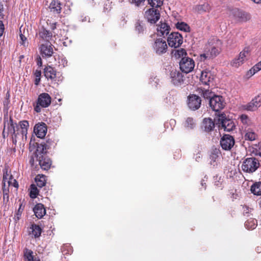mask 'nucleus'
Listing matches in <instances>:
<instances>
[{
    "label": "nucleus",
    "mask_w": 261,
    "mask_h": 261,
    "mask_svg": "<svg viewBox=\"0 0 261 261\" xmlns=\"http://www.w3.org/2000/svg\"><path fill=\"white\" fill-rule=\"evenodd\" d=\"M221 45V42L217 39L208 41L205 46L204 53L200 56V60L204 61L206 59H212L218 56L220 51Z\"/></svg>",
    "instance_id": "nucleus-1"
},
{
    "label": "nucleus",
    "mask_w": 261,
    "mask_h": 261,
    "mask_svg": "<svg viewBox=\"0 0 261 261\" xmlns=\"http://www.w3.org/2000/svg\"><path fill=\"white\" fill-rule=\"evenodd\" d=\"M215 120L219 127L223 128L225 131L230 132L235 128L233 121L227 118L226 115L224 113L219 115Z\"/></svg>",
    "instance_id": "nucleus-2"
},
{
    "label": "nucleus",
    "mask_w": 261,
    "mask_h": 261,
    "mask_svg": "<svg viewBox=\"0 0 261 261\" xmlns=\"http://www.w3.org/2000/svg\"><path fill=\"white\" fill-rule=\"evenodd\" d=\"M259 166V161L257 159L248 158L243 161L241 167L244 172L252 173L255 172Z\"/></svg>",
    "instance_id": "nucleus-3"
},
{
    "label": "nucleus",
    "mask_w": 261,
    "mask_h": 261,
    "mask_svg": "<svg viewBox=\"0 0 261 261\" xmlns=\"http://www.w3.org/2000/svg\"><path fill=\"white\" fill-rule=\"evenodd\" d=\"M51 97L47 93H41L38 97L36 106L34 107V110L39 113L41 111V108H47L51 103Z\"/></svg>",
    "instance_id": "nucleus-4"
},
{
    "label": "nucleus",
    "mask_w": 261,
    "mask_h": 261,
    "mask_svg": "<svg viewBox=\"0 0 261 261\" xmlns=\"http://www.w3.org/2000/svg\"><path fill=\"white\" fill-rule=\"evenodd\" d=\"M209 104L212 109L218 112L223 109L225 106L224 98L219 95H214L209 100Z\"/></svg>",
    "instance_id": "nucleus-5"
},
{
    "label": "nucleus",
    "mask_w": 261,
    "mask_h": 261,
    "mask_svg": "<svg viewBox=\"0 0 261 261\" xmlns=\"http://www.w3.org/2000/svg\"><path fill=\"white\" fill-rule=\"evenodd\" d=\"M250 55V49L249 47H245L241 51L238 57L234 58L231 62V65L234 67L238 68L248 59Z\"/></svg>",
    "instance_id": "nucleus-6"
},
{
    "label": "nucleus",
    "mask_w": 261,
    "mask_h": 261,
    "mask_svg": "<svg viewBox=\"0 0 261 261\" xmlns=\"http://www.w3.org/2000/svg\"><path fill=\"white\" fill-rule=\"evenodd\" d=\"M194 67L195 62L194 60L189 57H183L179 62L180 70L186 73L192 71Z\"/></svg>",
    "instance_id": "nucleus-7"
},
{
    "label": "nucleus",
    "mask_w": 261,
    "mask_h": 261,
    "mask_svg": "<svg viewBox=\"0 0 261 261\" xmlns=\"http://www.w3.org/2000/svg\"><path fill=\"white\" fill-rule=\"evenodd\" d=\"M154 51L158 55H162L167 51V44L166 41L162 39H156L152 45Z\"/></svg>",
    "instance_id": "nucleus-8"
},
{
    "label": "nucleus",
    "mask_w": 261,
    "mask_h": 261,
    "mask_svg": "<svg viewBox=\"0 0 261 261\" xmlns=\"http://www.w3.org/2000/svg\"><path fill=\"white\" fill-rule=\"evenodd\" d=\"M167 41L170 47L177 48L182 43V37L179 33L173 32L169 35Z\"/></svg>",
    "instance_id": "nucleus-9"
},
{
    "label": "nucleus",
    "mask_w": 261,
    "mask_h": 261,
    "mask_svg": "<svg viewBox=\"0 0 261 261\" xmlns=\"http://www.w3.org/2000/svg\"><path fill=\"white\" fill-rule=\"evenodd\" d=\"M233 137L229 135H224L221 139L220 145L225 150H230L234 145Z\"/></svg>",
    "instance_id": "nucleus-10"
},
{
    "label": "nucleus",
    "mask_w": 261,
    "mask_h": 261,
    "mask_svg": "<svg viewBox=\"0 0 261 261\" xmlns=\"http://www.w3.org/2000/svg\"><path fill=\"white\" fill-rule=\"evenodd\" d=\"M54 46L50 42H45L42 43L39 47L40 54L43 58H48L52 56L54 54Z\"/></svg>",
    "instance_id": "nucleus-11"
},
{
    "label": "nucleus",
    "mask_w": 261,
    "mask_h": 261,
    "mask_svg": "<svg viewBox=\"0 0 261 261\" xmlns=\"http://www.w3.org/2000/svg\"><path fill=\"white\" fill-rule=\"evenodd\" d=\"M160 14L156 9L151 8L145 12V17L150 23H155L160 18Z\"/></svg>",
    "instance_id": "nucleus-12"
},
{
    "label": "nucleus",
    "mask_w": 261,
    "mask_h": 261,
    "mask_svg": "<svg viewBox=\"0 0 261 261\" xmlns=\"http://www.w3.org/2000/svg\"><path fill=\"white\" fill-rule=\"evenodd\" d=\"M201 100L200 97L195 94L190 95L188 97V105L192 110L198 109L201 105Z\"/></svg>",
    "instance_id": "nucleus-13"
},
{
    "label": "nucleus",
    "mask_w": 261,
    "mask_h": 261,
    "mask_svg": "<svg viewBox=\"0 0 261 261\" xmlns=\"http://www.w3.org/2000/svg\"><path fill=\"white\" fill-rule=\"evenodd\" d=\"M171 82L176 86L181 85L184 83V76L179 71L172 70L170 72Z\"/></svg>",
    "instance_id": "nucleus-14"
},
{
    "label": "nucleus",
    "mask_w": 261,
    "mask_h": 261,
    "mask_svg": "<svg viewBox=\"0 0 261 261\" xmlns=\"http://www.w3.org/2000/svg\"><path fill=\"white\" fill-rule=\"evenodd\" d=\"M34 133L37 137L40 138H44L47 132V127L44 123L36 124L34 128Z\"/></svg>",
    "instance_id": "nucleus-15"
},
{
    "label": "nucleus",
    "mask_w": 261,
    "mask_h": 261,
    "mask_svg": "<svg viewBox=\"0 0 261 261\" xmlns=\"http://www.w3.org/2000/svg\"><path fill=\"white\" fill-rule=\"evenodd\" d=\"M44 74L48 80L56 81L57 75L56 70L51 66H47L44 69Z\"/></svg>",
    "instance_id": "nucleus-16"
},
{
    "label": "nucleus",
    "mask_w": 261,
    "mask_h": 261,
    "mask_svg": "<svg viewBox=\"0 0 261 261\" xmlns=\"http://www.w3.org/2000/svg\"><path fill=\"white\" fill-rule=\"evenodd\" d=\"M38 35L39 38L45 42H49V40L53 36V33L45 29L44 27L39 29Z\"/></svg>",
    "instance_id": "nucleus-17"
},
{
    "label": "nucleus",
    "mask_w": 261,
    "mask_h": 261,
    "mask_svg": "<svg viewBox=\"0 0 261 261\" xmlns=\"http://www.w3.org/2000/svg\"><path fill=\"white\" fill-rule=\"evenodd\" d=\"M170 28L165 22H160V24L158 26L157 32L158 35L160 36H164L167 35L170 31Z\"/></svg>",
    "instance_id": "nucleus-18"
},
{
    "label": "nucleus",
    "mask_w": 261,
    "mask_h": 261,
    "mask_svg": "<svg viewBox=\"0 0 261 261\" xmlns=\"http://www.w3.org/2000/svg\"><path fill=\"white\" fill-rule=\"evenodd\" d=\"M220 151L216 148L213 149L210 155L211 164L214 167L217 166L218 162L220 159Z\"/></svg>",
    "instance_id": "nucleus-19"
},
{
    "label": "nucleus",
    "mask_w": 261,
    "mask_h": 261,
    "mask_svg": "<svg viewBox=\"0 0 261 261\" xmlns=\"http://www.w3.org/2000/svg\"><path fill=\"white\" fill-rule=\"evenodd\" d=\"M35 216L39 219L42 218L46 214V210L43 204L41 203L37 204L33 208Z\"/></svg>",
    "instance_id": "nucleus-20"
},
{
    "label": "nucleus",
    "mask_w": 261,
    "mask_h": 261,
    "mask_svg": "<svg viewBox=\"0 0 261 261\" xmlns=\"http://www.w3.org/2000/svg\"><path fill=\"white\" fill-rule=\"evenodd\" d=\"M48 8L50 12L54 13L59 14L61 13V3L57 0H50Z\"/></svg>",
    "instance_id": "nucleus-21"
},
{
    "label": "nucleus",
    "mask_w": 261,
    "mask_h": 261,
    "mask_svg": "<svg viewBox=\"0 0 261 261\" xmlns=\"http://www.w3.org/2000/svg\"><path fill=\"white\" fill-rule=\"evenodd\" d=\"M213 80L212 73L209 71H203L201 72L200 81L205 85H209Z\"/></svg>",
    "instance_id": "nucleus-22"
},
{
    "label": "nucleus",
    "mask_w": 261,
    "mask_h": 261,
    "mask_svg": "<svg viewBox=\"0 0 261 261\" xmlns=\"http://www.w3.org/2000/svg\"><path fill=\"white\" fill-rule=\"evenodd\" d=\"M39 163L42 169L47 170L50 167L51 161L49 158L41 155L39 157Z\"/></svg>",
    "instance_id": "nucleus-23"
},
{
    "label": "nucleus",
    "mask_w": 261,
    "mask_h": 261,
    "mask_svg": "<svg viewBox=\"0 0 261 261\" xmlns=\"http://www.w3.org/2000/svg\"><path fill=\"white\" fill-rule=\"evenodd\" d=\"M215 126V122L211 118H204L203 121L202 127L207 132L212 131Z\"/></svg>",
    "instance_id": "nucleus-24"
},
{
    "label": "nucleus",
    "mask_w": 261,
    "mask_h": 261,
    "mask_svg": "<svg viewBox=\"0 0 261 261\" xmlns=\"http://www.w3.org/2000/svg\"><path fill=\"white\" fill-rule=\"evenodd\" d=\"M30 229V234H32L35 238H38L40 236L42 230L39 225L33 224L31 225Z\"/></svg>",
    "instance_id": "nucleus-25"
},
{
    "label": "nucleus",
    "mask_w": 261,
    "mask_h": 261,
    "mask_svg": "<svg viewBox=\"0 0 261 261\" xmlns=\"http://www.w3.org/2000/svg\"><path fill=\"white\" fill-rule=\"evenodd\" d=\"M51 141L48 140L46 143H41L37 144V151L40 153H44L46 152V150L50 148V143Z\"/></svg>",
    "instance_id": "nucleus-26"
},
{
    "label": "nucleus",
    "mask_w": 261,
    "mask_h": 261,
    "mask_svg": "<svg viewBox=\"0 0 261 261\" xmlns=\"http://www.w3.org/2000/svg\"><path fill=\"white\" fill-rule=\"evenodd\" d=\"M236 15L241 21L246 22L250 19V15L246 12L237 10L236 12Z\"/></svg>",
    "instance_id": "nucleus-27"
},
{
    "label": "nucleus",
    "mask_w": 261,
    "mask_h": 261,
    "mask_svg": "<svg viewBox=\"0 0 261 261\" xmlns=\"http://www.w3.org/2000/svg\"><path fill=\"white\" fill-rule=\"evenodd\" d=\"M252 193L255 195H261V182L253 184L250 188Z\"/></svg>",
    "instance_id": "nucleus-28"
},
{
    "label": "nucleus",
    "mask_w": 261,
    "mask_h": 261,
    "mask_svg": "<svg viewBox=\"0 0 261 261\" xmlns=\"http://www.w3.org/2000/svg\"><path fill=\"white\" fill-rule=\"evenodd\" d=\"M32 250L26 249L24 251V261H40L39 259L34 258Z\"/></svg>",
    "instance_id": "nucleus-29"
},
{
    "label": "nucleus",
    "mask_w": 261,
    "mask_h": 261,
    "mask_svg": "<svg viewBox=\"0 0 261 261\" xmlns=\"http://www.w3.org/2000/svg\"><path fill=\"white\" fill-rule=\"evenodd\" d=\"M177 29L184 32H189L190 31V28L189 25L184 22H177L175 24Z\"/></svg>",
    "instance_id": "nucleus-30"
},
{
    "label": "nucleus",
    "mask_w": 261,
    "mask_h": 261,
    "mask_svg": "<svg viewBox=\"0 0 261 261\" xmlns=\"http://www.w3.org/2000/svg\"><path fill=\"white\" fill-rule=\"evenodd\" d=\"M261 70V61L253 66L247 72V75L251 76Z\"/></svg>",
    "instance_id": "nucleus-31"
},
{
    "label": "nucleus",
    "mask_w": 261,
    "mask_h": 261,
    "mask_svg": "<svg viewBox=\"0 0 261 261\" xmlns=\"http://www.w3.org/2000/svg\"><path fill=\"white\" fill-rule=\"evenodd\" d=\"M257 225V221L253 218L248 219L245 223V226L248 229H253Z\"/></svg>",
    "instance_id": "nucleus-32"
},
{
    "label": "nucleus",
    "mask_w": 261,
    "mask_h": 261,
    "mask_svg": "<svg viewBox=\"0 0 261 261\" xmlns=\"http://www.w3.org/2000/svg\"><path fill=\"white\" fill-rule=\"evenodd\" d=\"M7 179L8 178L6 176L4 175L3 180V193L9 194V187L10 186L11 181L7 180Z\"/></svg>",
    "instance_id": "nucleus-33"
},
{
    "label": "nucleus",
    "mask_w": 261,
    "mask_h": 261,
    "mask_svg": "<svg viewBox=\"0 0 261 261\" xmlns=\"http://www.w3.org/2000/svg\"><path fill=\"white\" fill-rule=\"evenodd\" d=\"M19 125L21 129V134L22 136H26L27 134L28 128L29 126V122L27 120H23L19 122Z\"/></svg>",
    "instance_id": "nucleus-34"
},
{
    "label": "nucleus",
    "mask_w": 261,
    "mask_h": 261,
    "mask_svg": "<svg viewBox=\"0 0 261 261\" xmlns=\"http://www.w3.org/2000/svg\"><path fill=\"white\" fill-rule=\"evenodd\" d=\"M196 125V123L194 119L191 117H188L186 120L184 126L188 129H193Z\"/></svg>",
    "instance_id": "nucleus-35"
},
{
    "label": "nucleus",
    "mask_w": 261,
    "mask_h": 261,
    "mask_svg": "<svg viewBox=\"0 0 261 261\" xmlns=\"http://www.w3.org/2000/svg\"><path fill=\"white\" fill-rule=\"evenodd\" d=\"M199 93L205 99H209L212 97L214 95L213 93L208 89H200Z\"/></svg>",
    "instance_id": "nucleus-36"
},
{
    "label": "nucleus",
    "mask_w": 261,
    "mask_h": 261,
    "mask_svg": "<svg viewBox=\"0 0 261 261\" xmlns=\"http://www.w3.org/2000/svg\"><path fill=\"white\" fill-rule=\"evenodd\" d=\"M210 5L207 3H204L202 5H197L195 7V10L201 13L208 11L210 10Z\"/></svg>",
    "instance_id": "nucleus-37"
},
{
    "label": "nucleus",
    "mask_w": 261,
    "mask_h": 261,
    "mask_svg": "<svg viewBox=\"0 0 261 261\" xmlns=\"http://www.w3.org/2000/svg\"><path fill=\"white\" fill-rule=\"evenodd\" d=\"M174 56L176 58H181L182 59L183 57H187V52L185 49L180 48L178 49H176L174 50Z\"/></svg>",
    "instance_id": "nucleus-38"
},
{
    "label": "nucleus",
    "mask_w": 261,
    "mask_h": 261,
    "mask_svg": "<svg viewBox=\"0 0 261 261\" xmlns=\"http://www.w3.org/2000/svg\"><path fill=\"white\" fill-rule=\"evenodd\" d=\"M243 107L244 109L249 111H254L257 109L256 105H255L254 103L252 101H251L248 103L244 105Z\"/></svg>",
    "instance_id": "nucleus-39"
},
{
    "label": "nucleus",
    "mask_w": 261,
    "mask_h": 261,
    "mask_svg": "<svg viewBox=\"0 0 261 261\" xmlns=\"http://www.w3.org/2000/svg\"><path fill=\"white\" fill-rule=\"evenodd\" d=\"M45 176H37L35 178V181L36 182L37 185L38 187L40 188L43 187L45 185Z\"/></svg>",
    "instance_id": "nucleus-40"
},
{
    "label": "nucleus",
    "mask_w": 261,
    "mask_h": 261,
    "mask_svg": "<svg viewBox=\"0 0 261 261\" xmlns=\"http://www.w3.org/2000/svg\"><path fill=\"white\" fill-rule=\"evenodd\" d=\"M148 4L152 7H160L163 4V0H148Z\"/></svg>",
    "instance_id": "nucleus-41"
},
{
    "label": "nucleus",
    "mask_w": 261,
    "mask_h": 261,
    "mask_svg": "<svg viewBox=\"0 0 261 261\" xmlns=\"http://www.w3.org/2000/svg\"><path fill=\"white\" fill-rule=\"evenodd\" d=\"M34 75L35 76L34 84L35 85L37 86L40 82L41 71L40 70H36L34 72Z\"/></svg>",
    "instance_id": "nucleus-42"
},
{
    "label": "nucleus",
    "mask_w": 261,
    "mask_h": 261,
    "mask_svg": "<svg viewBox=\"0 0 261 261\" xmlns=\"http://www.w3.org/2000/svg\"><path fill=\"white\" fill-rule=\"evenodd\" d=\"M145 30L144 24L141 22H137L136 24V31L138 34H143Z\"/></svg>",
    "instance_id": "nucleus-43"
},
{
    "label": "nucleus",
    "mask_w": 261,
    "mask_h": 261,
    "mask_svg": "<svg viewBox=\"0 0 261 261\" xmlns=\"http://www.w3.org/2000/svg\"><path fill=\"white\" fill-rule=\"evenodd\" d=\"M256 135L254 132H248L245 135V140L253 141L256 139Z\"/></svg>",
    "instance_id": "nucleus-44"
},
{
    "label": "nucleus",
    "mask_w": 261,
    "mask_h": 261,
    "mask_svg": "<svg viewBox=\"0 0 261 261\" xmlns=\"http://www.w3.org/2000/svg\"><path fill=\"white\" fill-rule=\"evenodd\" d=\"M38 194L37 188L34 185H31V190L30 193V196L32 198H35Z\"/></svg>",
    "instance_id": "nucleus-45"
},
{
    "label": "nucleus",
    "mask_w": 261,
    "mask_h": 261,
    "mask_svg": "<svg viewBox=\"0 0 261 261\" xmlns=\"http://www.w3.org/2000/svg\"><path fill=\"white\" fill-rule=\"evenodd\" d=\"M251 101L256 105L257 108L261 106V94H259L255 97Z\"/></svg>",
    "instance_id": "nucleus-46"
},
{
    "label": "nucleus",
    "mask_w": 261,
    "mask_h": 261,
    "mask_svg": "<svg viewBox=\"0 0 261 261\" xmlns=\"http://www.w3.org/2000/svg\"><path fill=\"white\" fill-rule=\"evenodd\" d=\"M222 182V179H221V177L218 175H216L214 176V182L215 185L218 187H220L221 183Z\"/></svg>",
    "instance_id": "nucleus-47"
},
{
    "label": "nucleus",
    "mask_w": 261,
    "mask_h": 261,
    "mask_svg": "<svg viewBox=\"0 0 261 261\" xmlns=\"http://www.w3.org/2000/svg\"><path fill=\"white\" fill-rule=\"evenodd\" d=\"M10 127H11L13 135L16 136V132L18 129V126L17 125V124L16 123L14 124L12 122V121H11V123L10 124Z\"/></svg>",
    "instance_id": "nucleus-48"
},
{
    "label": "nucleus",
    "mask_w": 261,
    "mask_h": 261,
    "mask_svg": "<svg viewBox=\"0 0 261 261\" xmlns=\"http://www.w3.org/2000/svg\"><path fill=\"white\" fill-rule=\"evenodd\" d=\"M240 119H241V122L244 124H247V125L248 124V123L250 121L248 117L246 115H245V114H243L240 116Z\"/></svg>",
    "instance_id": "nucleus-49"
},
{
    "label": "nucleus",
    "mask_w": 261,
    "mask_h": 261,
    "mask_svg": "<svg viewBox=\"0 0 261 261\" xmlns=\"http://www.w3.org/2000/svg\"><path fill=\"white\" fill-rule=\"evenodd\" d=\"M159 82V79L155 76H151L149 79V83L152 85V86L156 87Z\"/></svg>",
    "instance_id": "nucleus-50"
},
{
    "label": "nucleus",
    "mask_w": 261,
    "mask_h": 261,
    "mask_svg": "<svg viewBox=\"0 0 261 261\" xmlns=\"http://www.w3.org/2000/svg\"><path fill=\"white\" fill-rule=\"evenodd\" d=\"M259 149V150H257V146H256V148H253V150L252 151V152L255 154L256 155H258L261 157V143L258 144Z\"/></svg>",
    "instance_id": "nucleus-51"
},
{
    "label": "nucleus",
    "mask_w": 261,
    "mask_h": 261,
    "mask_svg": "<svg viewBox=\"0 0 261 261\" xmlns=\"http://www.w3.org/2000/svg\"><path fill=\"white\" fill-rule=\"evenodd\" d=\"M7 180H10L11 181L10 185H12L13 187L15 188H18V184L17 182V181L15 179H14L12 178V176H10V178L9 179L8 178Z\"/></svg>",
    "instance_id": "nucleus-52"
},
{
    "label": "nucleus",
    "mask_w": 261,
    "mask_h": 261,
    "mask_svg": "<svg viewBox=\"0 0 261 261\" xmlns=\"http://www.w3.org/2000/svg\"><path fill=\"white\" fill-rule=\"evenodd\" d=\"M79 20L81 22H85L87 20H88L89 22L90 21L89 17L88 16L84 15H81L79 18Z\"/></svg>",
    "instance_id": "nucleus-53"
},
{
    "label": "nucleus",
    "mask_w": 261,
    "mask_h": 261,
    "mask_svg": "<svg viewBox=\"0 0 261 261\" xmlns=\"http://www.w3.org/2000/svg\"><path fill=\"white\" fill-rule=\"evenodd\" d=\"M20 38L21 41L20 43L22 45H23L24 46H25V41L27 40V38L25 37L24 35H23L22 34H20Z\"/></svg>",
    "instance_id": "nucleus-54"
},
{
    "label": "nucleus",
    "mask_w": 261,
    "mask_h": 261,
    "mask_svg": "<svg viewBox=\"0 0 261 261\" xmlns=\"http://www.w3.org/2000/svg\"><path fill=\"white\" fill-rule=\"evenodd\" d=\"M250 208L247 206H244L243 207V212L244 215H247L249 213Z\"/></svg>",
    "instance_id": "nucleus-55"
},
{
    "label": "nucleus",
    "mask_w": 261,
    "mask_h": 261,
    "mask_svg": "<svg viewBox=\"0 0 261 261\" xmlns=\"http://www.w3.org/2000/svg\"><path fill=\"white\" fill-rule=\"evenodd\" d=\"M57 23L56 22H53L52 23H50V28L53 31H54V30L57 28ZM54 33L56 34L55 32H54Z\"/></svg>",
    "instance_id": "nucleus-56"
},
{
    "label": "nucleus",
    "mask_w": 261,
    "mask_h": 261,
    "mask_svg": "<svg viewBox=\"0 0 261 261\" xmlns=\"http://www.w3.org/2000/svg\"><path fill=\"white\" fill-rule=\"evenodd\" d=\"M59 63L62 65L63 67L67 65V60L65 58L61 59V61Z\"/></svg>",
    "instance_id": "nucleus-57"
},
{
    "label": "nucleus",
    "mask_w": 261,
    "mask_h": 261,
    "mask_svg": "<svg viewBox=\"0 0 261 261\" xmlns=\"http://www.w3.org/2000/svg\"><path fill=\"white\" fill-rule=\"evenodd\" d=\"M4 30V26L3 23V22L0 20V37H1L3 34Z\"/></svg>",
    "instance_id": "nucleus-58"
},
{
    "label": "nucleus",
    "mask_w": 261,
    "mask_h": 261,
    "mask_svg": "<svg viewBox=\"0 0 261 261\" xmlns=\"http://www.w3.org/2000/svg\"><path fill=\"white\" fill-rule=\"evenodd\" d=\"M37 64L38 66L41 67L42 65V60L40 57L37 58Z\"/></svg>",
    "instance_id": "nucleus-59"
},
{
    "label": "nucleus",
    "mask_w": 261,
    "mask_h": 261,
    "mask_svg": "<svg viewBox=\"0 0 261 261\" xmlns=\"http://www.w3.org/2000/svg\"><path fill=\"white\" fill-rule=\"evenodd\" d=\"M145 0H132V3L136 4V6H138L141 3H143Z\"/></svg>",
    "instance_id": "nucleus-60"
},
{
    "label": "nucleus",
    "mask_w": 261,
    "mask_h": 261,
    "mask_svg": "<svg viewBox=\"0 0 261 261\" xmlns=\"http://www.w3.org/2000/svg\"><path fill=\"white\" fill-rule=\"evenodd\" d=\"M3 195L4 200L8 202L9 201V194L3 193Z\"/></svg>",
    "instance_id": "nucleus-61"
},
{
    "label": "nucleus",
    "mask_w": 261,
    "mask_h": 261,
    "mask_svg": "<svg viewBox=\"0 0 261 261\" xmlns=\"http://www.w3.org/2000/svg\"><path fill=\"white\" fill-rule=\"evenodd\" d=\"M202 158V156H201V154L200 153H197L195 157V160L197 161V162H199L201 160Z\"/></svg>",
    "instance_id": "nucleus-62"
},
{
    "label": "nucleus",
    "mask_w": 261,
    "mask_h": 261,
    "mask_svg": "<svg viewBox=\"0 0 261 261\" xmlns=\"http://www.w3.org/2000/svg\"><path fill=\"white\" fill-rule=\"evenodd\" d=\"M9 103V100H8V99H6L4 101V106H7Z\"/></svg>",
    "instance_id": "nucleus-63"
},
{
    "label": "nucleus",
    "mask_w": 261,
    "mask_h": 261,
    "mask_svg": "<svg viewBox=\"0 0 261 261\" xmlns=\"http://www.w3.org/2000/svg\"><path fill=\"white\" fill-rule=\"evenodd\" d=\"M256 251L258 252V253H259V252H261V247H257L256 249Z\"/></svg>",
    "instance_id": "nucleus-64"
}]
</instances>
